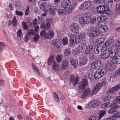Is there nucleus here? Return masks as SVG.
Here are the masks:
<instances>
[{
	"label": "nucleus",
	"instance_id": "nucleus-1",
	"mask_svg": "<svg viewBox=\"0 0 120 120\" xmlns=\"http://www.w3.org/2000/svg\"><path fill=\"white\" fill-rule=\"evenodd\" d=\"M70 41V45L71 46H73L75 44L79 43L84 38L86 35L84 33H82L76 37L75 35L73 34H70L69 36Z\"/></svg>",
	"mask_w": 120,
	"mask_h": 120
},
{
	"label": "nucleus",
	"instance_id": "nucleus-2",
	"mask_svg": "<svg viewBox=\"0 0 120 120\" xmlns=\"http://www.w3.org/2000/svg\"><path fill=\"white\" fill-rule=\"evenodd\" d=\"M77 5L76 3H75L73 5H72L70 0H64L61 3L62 7L67 10V13H71L73 10Z\"/></svg>",
	"mask_w": 120,
	"mask_h": 120
},
{
	"label": "nucleus",
	"instance_id": "nucleus-3",
	"mask_svg": "<svg viewBox=\"0 0 120 120\" xmlns=\"http://www.w3.org/2000/svg\"><path fill=\"white\" fill-rule=\"evenodd\" d=\"M92 13L87 12L79 19V22L81 25H83L89 23V19L92 16Z\"/></svg>",
	"mask_w": 120,
	"mask_h": 120
},
{
	"label": "nucleus",
	"instance_id": "nucleus-4",
	"mask_svg": "<svg viewBox=\"0 0 120 120\" xmlns=\"http://www.w3.org/2000/svg\"><path fill=\"white\" fill-rule=\"evenodd\" d=\"M119 107L117 103H115V101H114V104L112 105V109L108 111L109 114H112L114 115L113 117H111V120H115L117 118L119 117H120V114L119 112L114 110V109H116Z\"/></svg>",
	"mask_w": 120,
	"mask_h": 120
},
{
	"label": "nucleus",
	"instance_id": "nucleus-5",
	"mask_svg": "<svg viewBox=\"0 0 120 120\" xmlns=\"http://www.w3.org/2000/svg\"><path fill=\"white\" fill-rule=\"evenodd\" d=\"M115 45H113L111 48H108L105 50L103 51L101 55V58L104 59H107L110 57L112 58L114 54L113 52L114 49L116 48Z\"/></svg>",
	"mask_w": 120,
	"mask_h": 120
},
{
	"label": "nucleus",
	"instance_id": "nucleus-6",
	"mask_svg": "<svg viewBox=\"0 0 120 120\" xmlns=\"http://www.w3.org/2000/svg\"><path fill=\"white\" fill-rule=\"evenodd\" d=\"M96 13L100 14H105L109 15L111 13L110 10L105 5H101L96 7Z\"/></svg>",
	"mask_w": 120,
	"mask_h": 120
},
{
	"label": "nucleus",
	"instance_id": "nucleus-7",
	"mask_svg": "<svg viewBox=\"0 0 120 120\" xmlns=\"http://www.w3.org/2000/svg\"><path fill=\"white\" fill-rule=\"evenodd\" d=\"M94 94L93 90L89 88H87L83 92L81 98L83 99H85L88 97H91Z\"/></svg>",
	"mask_w": 120,
	"mask_h": 120
},
{
	"label": "nucleus",
	"instance_id": "nucleus-8",
	"mask_svg": "<svg viewBox=\"0 0 120 120\" xmlns=\"http://www.w3.org/2000/svg\"><path fill=\"white\" fill-rule=\"evenodd\" d=\"M98 32H97L95 28H93L88 31L87 34L90 38V41L91 39L97 37L98 36Z\"/></svg>",
	"mask_w": 120,
	"mask_h": 120
},
{
	"label": "nucleus",
	"instance_id": "nucleus-9",
	"mask_svg": "<svg viewBox=\"0 0 120 120\" xmlns=\"http://www.w3.org/2000/svg\"><path fill=\"white\" fill-rule=\"evenodd\" d=\"M40 35L41 36L44 37L46 38L50 39L52 38L54 35V33L52 31H50L49 33H47L45 31H41Z\"/></svg>",
	"mask_w": 120,
	"mask_h": 120
},
{
	"label": "nucleus",
	"instance_id": "nucleus-10",
	"mask_svg": "<svg viewBox=\"0 0 120 120\" xmlns=\"http://www.w3.org/2000/svg\"><path fill=\"white\" fill-rule=\"evenodd\" d=\"M120 88V85L117 84L114 87H112L108 89L106 92V94L108 95H112L114 96V94L115 92L118 90Z\"/></svg>",
	"mask_w": 120,
	"mask_h": 120
},
{
	"label": "nucleus",
	"instance_id": "nucleus-11",
	"mask_svg": "<svg viewBox=\"0 0 120 120\" xmlns=\"http://www.w3.org/2000/svg\"><path fill=\"white\" fill-rule=\"evenodd\" d=\"M95 28L97 32H98V35L100 34L103 33L108 30V27L105 25H102L100 27H97Z\"/></svg>",
	"mask_w": 120,
	"mask_h": 120
},
{
	"label": "nucleus",
	"instance_id": "nucleus-12",
	"mask_svg": "<svg viewBox=\"0 0 120 120\" xmlns=\"http://www.w3.org/2000/svg\"><path fill=\"white\" fill-rule=\"evenodd\" d=\"M60 40H58L57 39H53L52 41V44L58 49L60 50L62 47Z\"/></svg>",
	"mask_w": 120,
	"mask_h": 120
},
{
	"label": "nucleus",
	"instance_id": "nucleus-13",
	"mask_svg": "<svg viewBox=\"0 0 120 120\" xmlns=\"http://www.w3.org/2000/svg\"><path fill=\"white\" fill-rule=\"evenodd\" d=\"M52 19L51 18H48L45 25L44 23H42L41 25L40 28H45L47 29L51 27V23H52Z\"/></svg>",
	"mask_w": 120,
	"mask_h": 120
},
{
	"label": "nucleus",
	"instance_id": "nucleus-14",
	"mask_svg": "<svg viewBox=\"0 0 120 120\" xmlns=\"http://www.w3.org/2000/svg\"><path fill=\"white\" fill-rule=\"evenodd\" d=\"M71 31L74 33H77L79 30V28L78 24L76 23L71 24L70 26Z\"/></svg>",
	"mask_w": 120,
	"mask_h": 120
},
{
	"label": "nucleus",
	"instance_id": "nucleus-15",
	"mask_svg": "<svg viewBox=\"0 0 120 120\" xmlns=\"http://www.w3.org/2000/svg\"><path fill=\"white\" fill-rule=\"evenodd\" d=\"M101 66V62L98 61L93 62L91 65V67L95 69H97L100 68Z\"/></svg>",
	"mask_w": 120,
	"mask_h": 120
},
{
	"label": "nucleus",
	"instance_id": "nucleus-16",
	"mask_svg": "<svg viewBox=\"0 0 120 120\" xmlns=\"http://www.w3.org/2000/svg\"><path fill=\"white\" fill-rule=\"evenodd\" d=\"M87 59L86 57H81L79 59V63L80 66L81 67L85 66L87 64Z\"/></svg>",
	"mask_w": 120,
	"mask_h": 120
},
{
	"label": "nucleus",
	"instance_id": "nucleus-17",
	"mask_svg": "<svg viewBox=\"0 0 120 120\" xmlns=\"http://www.w3.org/2000/svg\"><path fill=\"white\" fill-rule=\"evenodd\" d=\"M102 86L101 83H98L94 86L93 90L94 94H96L100 90Z\"/></svg>",
	"mask_w": 120,
	"mask_h": 120
},
{
	"label": "nucleus",
	"instance_id": "nucleus-18",
	"mask_svg": "<svg viewBox=\"0 0 120 120\" xmlns=\"http://www.w3.org/2000/svg\"><path fill=\"white\" fill-rule=\"evenodd\" d=\"M114 41L112 39L108 40L105 41L104 45H103L104 49H106L110 47L114 43Z\"/></svg>",
	"mask_w": 120,
	"mask_h": 120
},
{
	"label": "nucleus",
	"instance_id": "nucleus-19",
	"mask_svg": "<svg viewBox=\"0 0 120 120\" xmlns=\"http://www.w3.org/2000/svg\"><path fill=\"white\" fill-rule=\"evenodd\" d=\"M60 65L56 64V63L52 65V68L53 70L56 71L57 74L60 75Z\"/></svg>",
	"mask_w": 120,
	"mask_h": 120
},
{
	"label": "nucleus",
	"instance_id": "nucleus-20",
	"mask_svg": "<svg viewBox=\"0 0 120 120\" xmlns=\"http://www.w3.org/2000/svg\"><path fill=\"white\" fill-rule=\"evenodd\" d=\"M71 82L72 83L73 85H76L78 81L79 77L74 75H71Z\"/></svg>",
	"mask_w": 120,
	"mask_h": 120
},
{
	"label": "nucleus",
	"instance_id": "nucleus-21",
	"mask_svg": "<svg viewBox=\"0 0 120 120\" xmlns=\"http://www.w3.org/2000/svg\"><path fill=\"white\" fill-rule=\"evenodd\" d=\"M68 64V62L66 60H64L62 62L60 68L61 70H66L67 69V66Z\"/></svg>",
	"mask_w": 120,
	"mask_h": 120
},
{
	"label": "nucleus",
	"instance_id": "nucleus-22",
	"mask_svg": "<svg viewBox=\"0 0 120 120\" xmlns=\"http://www.w3.org/2000/svg\"><path fill=\"white\" fill-rule=\"evenodd\" d=\"M70 64L72 65L75 69L77 68L78 64V61L76 59H71L70 62Z\"/></svg>",
	"mask_w": 120,
	"mask_h": 120
},
{
	"label": "nucleus",
	"instance_id": "nucleus-23",
	"mask_svg": "<svg viewBox=\"0 0 120 120\" xmlns=\"http://www.w3.org/2000/svg\"><path fill=\"white\" fill-rule=\"evenodd\" d=\"M81 86L83 89L85 88L88 85V82L86 79H83L81 82Z\"/></svg>",
	"mask_w": 120,
	"mask_h": 120
},
{
	"label": "nucleus",
	"instance_id": "nucleus-24",
	"mask_svg": "<svg viewBox=\"0 0 120 120\" xmlns=\"http://www.w3.org/2000/svg\"><path fill=\"white\" fill-rule=\"evenodd\" d=\"M106 70L108 71H112L114 70V68H113L112 65L110 63H108L106 65L105 68Z\"/></svg>",
	"mask_w": 120,
	"mask_h": 120
},
{
	"label": "nucleus",
	"instance_id": "nucleus-25",
	"mask_svg": "<svg viewBox=\"0 0 120 120\" xmlns=\"http://www.w3.org/2000/svg\"><path fill=\"white\" fill-rule=\"evenodd\" d=\"M107 19V17L106 16L103 15H101L98 16L97 20L98 22H101L105 21Z\"/></svg>",
	"mask_w": 120,
	"mask_h": 120
},
{
	"label": "nucleus",
	"instance_id": "nucleus-26",
	"mask_svg": "<svg viewBox=\"0 0 120 120\" xmlns=\"http://www.w3.org/2000/svg\"><path fill=\"white\" fill-rule=\"evenodd\" d=\"M93 49V46L90 45L87 46L86 49L85 50V53L86 54L90 53Z\"/></svg>",
	"mask_w": 120,
	"mask_h": 120
},
{
	"label": "nucleus",
	"instance_id": "nucleus-27",
	"mask_svg": "<svg viewBox=\"0 0 120 120\" xmlns=\"http://www.w3.org/2000/svg\"><path fill=\"white\" fill-rule=\"evenodd\" d=\"M103 3L106 5L107 6L111 7L113 4V0H103Z\"/></svg>",
	"mask_w": 120,
	"mask_h": 120
},
{
	"label": "nucleus",
	"instance_id": "nucleus-28",
	"mask_svg": "<svg viewBox=\"0 0 120 120\" xmlns=\"http://www.w3.org/2000/svg\"><path fill=\"white\" fill-rule=\"evenodd\" d=\"M114 97L113 95H108V96H105L103 98V100L105 102L110 101L111 100L113 99Z\"/></svg>",
	"mask_w": 120,
	"mask_h": 120
},
{
	"label": "nucleus",
	"instance_id": "nucleus-29",
	"mask_svg": "<svg viewBox=\"0 0 120 120\" xmlns=\"http://www.w3.org/2000/svg\"><path fill=\"white\" fill-rule=\"evenodd\" d=\"M106 113V111L104 110H101L99 113V115L98 117V119L100 120L104 116Z\"/></svg>",
	"mask_w": 120,
	"mask_h": 120
},
{
	"label": "nucleus",
	"instance_id": "nucleus-30",
	"mask_svg": "<svg viewBox=\"0 0 120 120\" xmlns=\"http://www.w3.org/2000/svg\"><path fill=\"white\" fill-rule=\"evenodd\" d=\"M111 106L112 109V104L111 105L110 102H106L105 103H103L101 106V108L102 109H104L109 107Z\"/></svg>",
	"mask_w": 120,
	"mask_h": 120
},
{
	"label": "nucleus",
	"instance_id": "nucleus-31",
	"mask_svg": "<svg viewBox=\"0 0 120 120\" xmlns=\"http://www.w3.org/2000/svg\"><path fill=\"white\" fill-rule=\"evenodd\" d=\"M53 4H52L50 7V9L49 10V12L52 15H54L55 13L56 9L53 6Z\"/></svg>",
	"mask_w": 120,
	"mask_h": 120
},
{
	"label": "nucleus",
	"instance_id": "nucleus-32",
	"mask_svg": "<svg viewBox=\"0 0 120 120\" xmlns=\"http://www.w3.org/2000/svg\"><path fill=\"white\" fill-rule=\"evenodd\" d=\"M54 58L53 56H51L49 58L48 62V64L49 65H50L52 64V65L56 63L55 61L54 60Z\"/></svg>",
	"mask_w": 120,
	"mask_h": 120
},
{
	"label": "nucleus",
	"instance_id": "nucleus-33",
	"mask_svg": "<svg viewBox=\"0 0 120 120\" xmlns=\"http://www.w3.org/2000/svg\"><path fill=\"white\" fill-rule=\"evenodd\" d=\"M58 13L59 15H64L66 12H67V10L64 9H58Z\"/></svg>",
	"mask_w": 120,
	"mask_h": 120
},
{
	"label": "nucleus",
	"instance_id": "nucleus-34",
	"mask_svg": "<svg viewBox=\"0 0 120 120\" xmlns=\"http://www.w3.org/2000/svg\"><path fill=\"white\" fill-rule=\"evenodd\" d=\"M83 3L87 9L90 8L92 3L91 1L89 0L86 1Z\"/></svg>",
	"mask_w": 120,
	"mask_h": 120
},
{
	"label": "nucleus",
	"instance_id": "nucleus-35",
	"mask_svg": "<svg viewBox=\"0 0 120 120\" xmlns=\"http://www.w3.org/2000/svg\"><path fill=\"white\" fill-rule=\"evenodd\" d=\"M61 41V43L62 45H67L68 43V38L65 37L64 38L62 39H60Z\"/></svg>",
	"mask_w": 120,
	"mask_h": 120
},
{
	"label": "nucleus",
	"instance_id": "nucleus-36",
	"mask_svg": "<svg viewBox=\"0 0 120 120\" xmlns=\"http://www.w3.org/2000/svg\"><path fill=\"white\" fill-rule=\"evenodd\" d=\"M97 70L98 71V72L100 74L102 77L105 75L106 73V69L105 68L100 69L98 70Z\"/></svg>",
	"mask_w": 120,
	"mask_h": 120
},
{
	"label": "nucleus",
	"instance_id": "nucleus-37",
	"mask_svg": "<svg viewBox=\"0 0 120 120\" xmlns=\"http://www.w3.org/2000/svg\"><path fill=\"white\" fill-rule=\"evenodd\" d=\"M92 101L94 108L98 106L101 103L100 101L99 100H94Z\"/></svg>",
	"mask_w": 120,
	"mask_h": 120
},
{
	"label": "nucleus",
	"instance_id": "nucleus-38",
	"mask_svg": "<svg viewBox=\"0 0 120 120\" xmlns=\"http://www.w3.org/2000/svg\"><path fill=\"white\" fill-rule=\"evenodd\" d=\"M39 39V35L38 34H35L33 38V42H36Z\"/></svg>",
	"mask_w": 120,
	"mask_h": 120
},
{
	"label": "nucleus",
	"instance_id": "nucleus-39",
	"mask_svg": "<svg viewBox=\"0 0 120 120\" xmlns=\"http://www.w3.org/2000/svg\"><path fill=\"white\" fill-rule=\"evenodd\" d=\"M53 94L54 98L56 101L58 103L60 101L57 94L55 92H54Z\"/></svg>",
	"mask_w": 120,
	"mask_h": 120
},
{
	"label": "nucleus",
	"instance_id": "nucleus-40",
	"mask_svg": "<svg viewBox=\"0 0 120 120\" xmlns=\"http://www.w3.org/2000/svg\"><path fill=\"white\" fill-rule=\"evenodd\" d=\"M94 77L95 79H98L101 78L102 76L100 75L99 73L98 72V71L97 70L94 75Z\"/></svg>",
	"mask_w": 120,
	"mask_h": 120
},
{
	"label": "nucleus",
	"instance_id": "nucleus-41",
	"mask_svg": "<svg viewBox=\"0 0 120 120\" xmlns=\"http://www.w3.org/2000/svg\"><path fill=\"white\" fill-rule=\"evenodd\" d=\"M71 53L70 48H67L65 51L64 55L65 56H68L69 55H70Z\"/></svg>",
	"mask_w": 120,
	"mask_h": 120
},
{
	"label": "nucleus",
	"instance_id": "nucleus-42",
	"mask_svg": "<svg viewBox=\"0 0 120 120\" xmlns=\"http://www.w3.org/2000/svg\"><path fill=\"white\" fill-rule=\"evenodd\" d=\"M32 66L34 72L36 73V74L39 75H40V72L36 66L34 64H32Z\"/></svg>",
	"mask_w": 120,
	"mask_h": 120
},
{
	"label": "nucleus",
	"instance_id": "nucleus-43",
	"mask_svg": "<svg viewBox=\"0 0 120 120\" xmlns=\"http://www.w3.org/2000/svg\"><path fill=\"white\" fill-rule=\"evenodd\" d=\"M86 107L87 108L89 109L94 108L92 101L88 103L86 105Z\"/></svg>",
	"mask_w": 120,
	"mask_h": 120
},
{
	"label": "nucleus",
	"instance_id": "nucleus-44",
	"mask_svg": "<svg viewBox=\"0 0 120 120\" xmlns=\"http://www.w3.org/2000/svg\"><path fill=\"white\" fill-rule=\"evenodd\" d=\"M84 4L83 3L81 5L79 6V9L81 11H84L87 10L86 8V7L85 6Z\"/></svg>",
	"mask_w": 120,
	"mask_h": 120
},
{
	"label": "nucleus",
	"instance_id": "nucleus-45",
	"mask_svg": "<svg viewBox=\"0 0 120 120\" xmlns=\"http://www.w3.org/2000/svg\"><path fill=\"white\" fill-rule=\"evenodd\" d=\"M105 38L103 37L99 38L96 41L99 44H101V43H102L105 41Z\"/></svg>",
	"mask_w": 120,
	"mask_h": 120
},
{
	"label": "nucleus",
	"instance_id": "nucleus-46",
	"mask_svg": "<svg viewBox=\"0 0 120 120\" xmlns=\"http://www.w3.org/2000/svg\"><path fill=\"white\" fill-rule=\"evenodd\" d=\"M96 19V17H94L92 18H89V23L90 22L91 23L93 24L95 22Z\"/></svg>",
	"mask_w": 120,
	"mask_h": 120
},
{
	"label": "nucleus",
	"instance_id": "nucleus-47",
	"mask_svg": "<svg viewBox=\"0 0 120 120\" xmlns=\"http://www.w3.org/2000/svg\"><path fill=\"white\" fill-rule=\"evenodd\" d=\"M96 46H97L98 47V49L99 52H101L102 51V49H104L103 48V45L102 44H97Z\"/></svg>",
	"mask_w": 120,
	"mask_h": 120
},
{
	"label": "nucleus",
	"instance_id": "nucleus-48",
	"mask_svg": "<svg viewBox=\"0 0 120 120\" xmlns=\"http://www.w3.org/2000/svg\"><path fill=\"white\" fill-rule=\"evenodd\" d=\"M79 46L82 49H84L86 46L85 41H82V42L79 44Z\"/></svg>",
	"mask_w": 120,
	"mask_h": 120
},
{
	"label": "nucleus",
	"instance_id": "nucleus-49",
	"mask_svg": "<svg viewBox=\"0 0 120 120\" xmlns=\"http://www.w3.org/2000/svg\"><path fill=\"white\" fill-rule=\"evenodd\" d=\"M48 4L46 3H43L40 5V8L42 10L45 11V5H47Z\"/></svg>",
	"mask_w": 120,
	"mask_h": 120
},
{
	"label": "nucleus",
	"instance_id": "nucleus-50",
	"mask_svg": "<svg viewBox=\"0 0 120 120\" xmlns=\"http://www.w3.org/2000/svg\"><path fill=\"white\" fill-rule=\"evenodd\" d=\"M115 100H116V101L115 100L113 101L112 105L114 104V102L115 101V103H117V105H118V103H120V96L116 97ZM117 105L119 106L118 105Z\"/></svg>",
	"mask_w": 120,
	"mask_h": 120
},
{
	"label": "nucleus",
	"instance_id": "nucleus-51",
	"mask_svg": "<svg viewBox=\"0 0 120 120\" xmlns=\"http://www.w3.org/2000/svg\"><path fill=\"white\" fill-rule=\"evenodd\" d=\"M12 22L13 26H15L17 25V21L16 19V17L15 16H14L13 17Z\"/></svg>",
	"mask_w": 120,
	"mask_h": 120
},
{
	"label": "nucleus",
	"instance_id": "nucleus-52",
	"mask_svg": "<svg viewBox=\"0 0 120 120\" xmlns=\"http://www.w3.org/2000/svg\"><path fill=\"white\" fill-rule=\"evenodd\" d=\"M22 33V31L20 29L18 30L17 32V36L20 38L22 37L23 36Z\"/></svg>",
	"mask_w": 120,
	"mask_h": 120
},
{
	"label": "nucleus",
	"instance_id": "nucleus-53",
	"mask_svg": "<svg viewBox=\"0 0 120 120\" xmlns=\"http://www.w3.org/2000/svg\"><path fill=\"white\" fill-rule=\"evenodd\" d=\"M34 33V31L33 29H30L28 30L27 34L31 36Z\"/></svg>",
	"mask_w": 120,
	"mask_h": 120
},
{
	"label": "nucleus",
	"instance_id": "nucleus-54",
	"mask_svg": "<svg viewBox=\"0 0 120 120\" xmlns=\"http://www.w3.org/2000/svg\"><path fill=\"white\" fill-rule=\"evenodd\" d=\"M56 60L57 63H60L62 60V58L61 56L57 55L56 58Z\"/></svg>",
	"mask_w": 120,
	"mask_h": 120
},
{
	"label": "nucleus",
	"instance_id": "nucleus-55",
	"mask_svg": "<svg viewBox=\"0 0 120 120\" xmlns=\"http://www.w3.org/2000/svg\"><path fill=\"white\" fill-rule=\"evenodd\" d=\"M85 77L86 78L91 79L92 77V75L90 73H87L86 74Z\"/></svg>",
	"mask_w": 120,
	"mask_h": 120
},
{
	"label": "nucleus",
	"instance_id": "nucleus-56",
	"mask_svg": "<svg viewBox=\"0 0 120 120\" xmlns=\"http://www.w3.org/2000/svg\"><path fill=\"white\" fill-rule=\"evenodd\" d=\"M22 26L23 27L24 30H27L28 29V26H27L26 23L25 22L23 21L22 22Z\"/></svg>",
	"mask_w": 120,
	"mask_h": 120
},
{
	"label": "nucleus",
	"instance_id": "nucleus-57",
	"mask_svg": "<svg viewBox=\"0 0 120 120\" xmlns=\"http://www.w3.org/2000/svg\"><path fill=\"white\" fill-rule=\"evenodd\" d=\"M115 9L116 11L120 13V4L119 5H116L115 7Z\"/></svg>",
	"mask_w": 120,
	"mask_h": 120
},
{
	"label": "nucleus",
	"instance_id": "nucleus-58",
	"mask_svg": "<svg viewBox=\"0 0 120 120\" xmlns=\"http://www.w3.org/2000/svg\"><path fill=\"white\" fill-rule=\"evenodd\" d=\"M94 2L96 4H103V0H93Z\"/></svg>",
	"mask_w": 120,
	"mask_h": 120
},
{
	"label": "nucleus",
	"instance_id": "nucleus-59",
	"mask_svg": "<svg viewBox=\"0 0 120 120\" xmlns=\"http://www.w3.org/2000/svg\"><path fill=\"white\" fill-rule=\"evenodd\" d=\"M96 117L93 115L90 116L88 117L87 120H96Z\"/></svg>",
	"mask_w": 120,
	"mask_h": 120
},
{
	"label": "nucleus",
	"instance_id": "nucleus-60",
	"mask_svg": "<svg viewBox=\"0 0 120 120\" xmlns=\"http://www.w3.org/2000/svg\"><path fill=\"white\" fill-rule=\"evenodd\" d=\"M5 46L4 43L0 42V51H3L5 48Z\"/></svg>",
	"mask_w": 120,
	"mask_h": 120
},
{
	"label": "nucleus",
	"instance_id": "nucleus-61",
	"mask_svg": "<svg viewBox=\"0 0 120 120\" xmlns=\"http://www.w3.org/2000/svg\"><path fill=\"white\" fill-rule=\"evenodd\" d=\"M30 36L27 34V35L25 37V41H27L29 40V38L30 37Z\"/></svg>",
	"mask_w": 120,
	"mask_h": 120
},
{
	"label": "nucleus",
	"instance_id": "nucleus-62",
	"mask_svg": "<svg viewBox=\"0 0 120 120\" xmlns=\"http://www.w3.org/2000/svg\"><path fill=\"white\" fill-rule=\"evenodd\" d=\"M16 14L18 15H19L20 16H22L23 15V13L21 11H16Z\"/></svg>",
	"mask_w": 120,
	"mask_h": 120
},
{
	"label": "nucleus",
	"instance_id": "nucleus-63",
	"mask_svg": "<svg viewBox=\"0 0 120 120\" xmlns=\"http://www.w3.org/2000/svg\"><path fill=\"white\" fill-rule=\"evenodd\" d=\"M98 48L97 46H96L94 49V52L96 54L99 53L100 52L99 51L98 49Z\"/></svg>",
	"mask_w": 120,
	"mask_h": 120
},
{
	"label": "nucleus",
	"instance_id": "nucleus-64",
	"mask_svg": "<svg viewBox=\"0 0 120 120\" xmlns=\"http://www.w3.org/2000/svg\"><path fill=\"white\" fill-rule=\"evenodd\" d=\"M115 74L116 75H118L120 74V68L117 69L116 71Z\"/></svg>",
	"mask_w": 120,
	"mask_h": 120
}]
</instances>
